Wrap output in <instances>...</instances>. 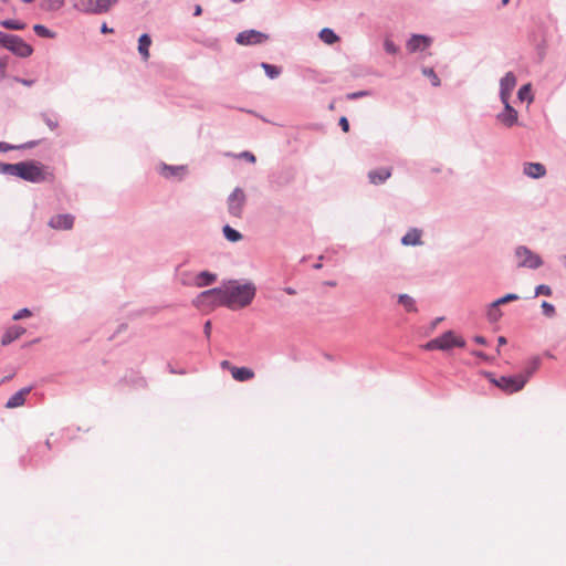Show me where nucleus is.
Here are the masks:
<instances>
[{
  "label": "nucleus",
  "instance_id": "1",
  "mask_svg": "<svg viewBox=\"0 0 566 566\" xmlns=\"http://www.w3.org/2000/svg\"><path fill=\"white\" fill-rule=\"evenodd\" d=\"M256 295V286L251 281L230 280L223 287H213L199 294L198 300H211L230 310L249 306Z\"/></svg>",
  "mask_w": 566,
  "mask_h": 566
},
{
  "label": "nucleus",
  "instance_id": "2",
  "mask_svg": "<svg viewBox=\"0 0 566 566\" xmlns=\"http://www.w3.org/2000/svg\"><path fill=\"white\" fill-rule=\"evenodd\" d=\"M17 177L32 184H41L48 180H52L53 175L42 163L38 160H25L18 163Z\"/></svg>",
  "mask_w": 566,
  "mask_h": 566
},
{
  "label": "nucleus",
  "instance_id": "3",
  "mask_svg": "<svg viewBox=\"0 0 566 566\" xmlns=\"http://www.w3.org/2000/svg\"><path fill=\"white\" fill-rule=\"evenodd\" d=\"M513 256L518 269L537 270L544 264L542 256L526 245L515 247Z\"/></svg>",
  "mask_w": 566,
  "mask_h": 566
},
{
  "label": "nucleus",
  "instance_id": "4",
  "mask_svg": "<svg viewBox=\"0 0 566 566\" xmlns=\"http://www.w3.org/2000/svg\"><path fill=\"white\" fill-rule=\"evenodd\" d=\"M465 340L461 337H458L453 331H447L441 336L430 339L428 343L423 345V348L427 350H449L453 347H464Z\"/></svg>",
  "mask_w": 566,
  "mask_h": 566
},
{
  "label": "nucleus",
  "instance_id": "5",
  "mask_svg": "<svg viewBox=\"0 0 566 566\" xmlns=\"http://www.w3.org/2000/svg\"><path fill=\"white\" fill-rule=\"evenodd\" d=\"M117 3V0H78L74 8L87 14H105Z\"/></svg>",
  "mask_w": 566,
  "mask_h": 566
},
{
  "label": "nucleus",
  "instance_id": "6",
  "mask_svg": "<svg viewBox=\"0 0 566 566\" xmlns=\"http://www.w3.org/2000/svg\"><path fill=\"white\" fill-rule=\"evenodd\" d=\"M490 380L503 391L513 394L524 388L527 382V377H523V375L517 374L511 376H502L499 379L491 378Z\"/></svg>",
  "mask_w": 566,
  "mask_h": 566
},
{
  "label": "nucleus",
  "instance_id": "7",
  "mask_svg": "<svg viewBox=\"0 0 566 566\" xmlns=\"http://www.w3.org/2000/svg\"><path fill=\"white\" fill-rule=\"evenodd\" d=\"M247 197L242 188L237 187L228 197V211L235 218H241Z\"/></svg>",
  "mask_w": 566,
  "mask_h": 566
},
{
  "label": "nucleus",
  "instance_id": "8",
  "mask_svg": "<svg viewBox=\"0 0 566 566\" xmlns=\"http://www.w3.org/2000/svg\"><path fill=\"white\" fill-rule=\"evenodd\" d=\"M269 34L261 31L250 29L239 32L235 36V42L240 45H258L266 42Z\"/></svg>",
  "mask_w": 566,
  "mask_h": 566
},
{
  "label": "nucleus",
  "instance_id": "9",
  "mask_svg": "<svg viewBox=\"0 0 566 566\" xmlns=\"http://www.w3.org/2000/svg\"><path fill=\"white\" fill-rule=\"evenodd\" d=\"M157 170L161 177H164L166 179L178 180V181L184 180L188 174V167L186 165L172 166V165H168L165 163H160L158 165Z\"/></svg>",
  "mask_w": 566,
  "mask_h": 566
},
{
  "label": "nucleus",
  "instance_id": "10",
  "mask_svg": "<svg viewBox=\"0 0 566 566\" xmlns=\"http://www.w3.org/2000/svg\"><path fill=\"white\" fill-rule=\"evenodd\" d=\"M7 44V50L20 57H28L33 53V49L23 39L18 35L11 34Z\"/></svg>",
  "mask_w": 566,
  "mask_h": 566
},
{
  "label": "nucleus",
  "instance_id": "11",
  "mask_svg": "<svg viewBox=\"0 0 566 566\" xmlns=\"http://www.w3.org/2000/svg\"><path fill=\"white\" fill-rule=\"evenodd\" d=\"M75 217L72 213L54 214L50 218L48 226L57 231H67L74 227Z\"/></svg>",
  "mask_w": 566,
  "mask_h": 566
},
{
  "label": "nucleus",
  "instance_id": "12",
  "mask_svg": "<svg viewBox=\"0 0 566 566\" xmlns=\"http://www.w3.org/2000/svg\"><path fill=\"white\" fill-rule=\"evenodd\" d=\"M517 78L513 72H507L501 80H500V101L501 102H509L511 94L516 86Z\"/></svg>",
  "mask_w": 566,
  "mask_h": 566
},
{
  "label": "nucleus",
  "instance_id": "13",
  "mask_svg": "<svg viewBox=\"0 0 566 566\" xmlns=\"http://www.w3.org/2000/svg\"><path fill=\"white\" fill-rule=\"evenodd\" d=\"M432 44V39L424 34H412L406 43L410 53L423 52Z\"/></svg>",
  "mask_w": 566,
  "mask_h": 566
},
{
  "label": "nucleus",
  "instance_id": "14",
  "mask_svg": "<svg viewBox=\"0 0 566 566\" xmlns=\"http://www.w3.org/2000/svg\"><path fill=\"white\" fill-rule=\"evenodd\" d=\"M502 104L504 106V109L496 115V119L505 127H512L515 124H517L518 113L514 107H512L510 101L502 102Z\"/></svg>",
  "mask_w": 566,
  "mask_h": 566
},
{
  "label": "nucleus",
  "instance_id": "15",
  "mask_svg": "<svg viewBox=\"0 0 566 566\" xmlns=\"http://www.w3.org/2000/svg\"><path fill=\"white\" fill-rule=\"evenodd\" d=\"M423 230L419 228H410L400 239V243L405 247H420L422 241Z\"/></svg>",
  "mask_w": 566,
  "mask_h": 566
},
{
  "label": "nucleus",
  "instance_id": "16",
  "mask_svg": "<svg viewBox=\"0 0 566 566\" xmlns=\"http://www.w3.org/2000/svg\"><path fill=\"white\" fill-rule=\"evenodd\" d=\"M391 168L381 167L368 172V180L373 185H382L391 177Z\"/></svg>",
  "mask_w": 566,
  "mask_h": 566
},
{
  "label": "nucleus",
  "instance_id": "17",
  "mask_svg": "<svg viewBox=\"0 0 566 566\" xmlns=\"http://www.w3.org/2000/svg\"><path fill=\"white\" fill-rule=\"evenodd\" d=\"M24 333H25V328L22 326H18V325L10 326L2 335L1 345L8 346L9 344H11L15 339H18L20 336H22Z\"/></svg>",
  "mask_w": 566,
  "mask_h": 566
},
{
  "label": "nucleus",
  "instance_id": "18",
  "mask_svg": "<svg viewBox=\"0 0 566 566\" xmlns=\"http://www.w3.org/2000/svg\"><path fill=\"white\" fill-rule=\"evenodd\" d=\"M31 391L30 387H24L13 394L8 401L6 402V408L13 409L17 407H21L25 402V396Z\"/></svg>",
  "mask_w": 566,
  "mask_h": 566
},
{
  "label": "nucleus",
  "instance_id": "19",
  "mask_svg": "<svg viewBox=\"0 0 566 566\" xmlns=\"http://www.w3.org/2000/svg\"><path fill=\"white\" fill-rule=\"evenodd\" d=\"M523 172L530 178L537 179L545 176L546 168L539 163H526L524 164Z\"/></svg>",
  "mask_w": 566,
  "mask_h": 566
},
{
  "label": "nucleus",
  "instance_id": "20",
  "mask_svg": "<svg viewBox=\"0 0 566 566\" xmlns=\"http://www.w3.org/2000/svg\"><path fill=\"white\" fill-rule=\"evenodd\" d=\"M216 280L217 275L214 273H211L209 271H201L196 275L193 283L198 287H203L211 285Z\"/></svg>",
  "mask_w": 566,
  "mask_h": 566
},
{
  "label": "nucleus",
  "instance_id": "21",
  "mask_svg": "<svg viewBox=\"0 0 566 566\" xmlns=\"http://www.w3.org/2000/svg\"><path fill=\"white\" fill-rule=\"evenodd\" d=\"M231 375L237 381H247L254 377L253 370L248 367H232Z\"/></svg>",
  "mask_w": 566,
  "mask_h": 566
},
{
  "label": "nucleus",
  "instance_id": "22",
  "mask_svg": "<svg viewBox=\"0 0 566 566\" xmlns=\"http://www.w3.org/2000/svg\"><path fill=\"white\" fill-rule=\"evenodd\" d=\"M151 45V38L149 34L144 33L138 39V52L144 61L149 59V46Z\"/></svg>",
  "mask_w": 566,
  "mask_h": 566
},
{
  "label": "nucleus",
  "instance_id": "23",
  "mask_svg": "<svg viewBox=\"0 0 566 566\" xmlns=\"http://www.w3.org/2000/svg\"><path fill=\"white\" fill-rule=\"evenodd\" d=\"M398 303L403 306V308L407 313H417L418 312L417 302L409 294H399Z\"/></svg>",
  "mask_w": 566,
  "mask_h": 566
},
{
  "label": "nucleus",
  "instance_id": "24",
  "mask_svg": "<svg viewBox=\"0 0 566 566\" xmlns=\"http://www.w3.org/2000/svg\"><path fill=\"white\" fill-rule=\"evenodd\" d=\"M65 0H40L39 7L45 12H55L63 8Z\"/></svg>",
  "mask_w": 566,
  "mask_h": 566
},
{
  "label": "nucleus",
  "instance_id": "25",
  "mask_svg": "<svg viewBox=\"0 0 566 566\" xmlns=\"http://www.w3.org/2000/svg\"><path fill=\"white\" fill-rule=\"evenodd\" d=\"M541 366V358L538 356H535L531 358L526 366L524 367L523 371L520 375H523V377H527V380L533 376V374Z\"/></svg>",
  "mask_w": 566,
  "mask_h": 566
},
{
  "label": "nucleus",
  "instance_id": "26",
  "mask_svg": "<svg viewBox=\"0 0 566 566\" xmlns=\"http://www.w3.org/2000/svg\"><path fill=\"white\" fill-rule=\"evenodd\" d=\"M502 311L500 306L495 305L494 301L488 306L486 318L490 323H497L502 317Z\"/></svg>",
  "mask_w": 566,
  "mask_h": 566
},
{
  "label": "nucleus",
  "instance_id": "27",
  "mask_svg": "<svg viewBox=\"0 0 566 566\" xmlns=\"http://www.w3.org/2000/svg\"><path fill=\"white\" fill-rule=\"evenodd\" d=\"M318 36L324 43L329 45L336 43L339 40L338 35L329 28L322 29Z\"/></svg>",
  "mask_w": 566,
  "mask_h": 566
},
{
  "label": "nucleus",
  "instance_id": "28",
  "mask_svg": "<svg viewBox=\"0 0 566 566\" xmlns=\"http://www.w3.org/2000/svg\"><path fill=\"white\" fill-rule=\"evenodd\" d=\"M517 98L521 102H527L528 104H531L534 101L531 83L524 84L520 87L517 92Z\"/></svg>",
  "mask_w": 566,
  "mask_h": 566
},
{
  "label": "nucleus",
  "instance_id": "29",
  "mask_svg": "<svg viewBox=\"0 0 566 566\" xmlns=\"http://www.w3.org/2000/svg\"><path fill=\"white\" fill-rule=\"evenodd\" d=\"M222 233L228 241L233 243L239 242L243 238L238 230L233 229L229 224H226L222 228Z\"/></svg>",
  "mask_w": 566,
  "mask_h": 566
},
{
  "label": "nucleus",
  "instance_id": "30",
  "mask_svg": "<svg viewBox=\"0 0 566 566\" xmlns=\"http://www.w3.org/2000/svg\"><path fill=\"white\" fill-rule=\"evenodd\" d=\"M261 67L264 70L266 76L271 80L279 77L282 73V69L280 66L269 64L265 62L261 63Z\"/></svg>",
  "mask_w": 566,
  "mask_h": 566
},
{
  "label": "nucleus",
  "instance_id": "31",
  "mask_svg": "<svg viewBox=\"0 0 566 566\" xmlns=\"http://www.w3.org/2000/svg\"><path fill=\"white\" fill-rule=\"evenodd\" d=\"M33 31L41 38L53 39L55 36V33L43 24H34Z\"/></svg>",
  "mask_w": 566,
  "mask_h": 566
},
{
  "label": "nucleus",
  "instance_id": "32",
  "mask_svg": "<svg viewBox=\"0 0 566 566\" xmlns=\"http://www.w3.org/2000/svg\"><path fill=\"white\" fill-rule=\"evenodd\" d=\"M0 24L8 30H23L25 28V23L12 19L2 20Z\"/></svg>",
  "mask_w": 566,
  "mask_h": 566
},
{
  "label": "nucleus",
  "instance_id": "33",
  "mask_svg": "<svg viewBox=\"0 0 566 566\" xmlns=\"http://www.w3.org/2000/svg\"><path fill=\"white\" fill-rule=\"evenodd\" d=\"M0 174L17 177L18 176V163L17 164L0 163Z\"/></svg>",
  "mask_w": 566,
  "mask_h": 566
},
{
  "label": "nucleus",
  "instance_id": "34",
  "mask_svg": "<svg viewBox=\"0 0 566 566\" xmlns=\"http://www.w3.org/2000/svg\"><path fill=\"white\" fill-rule=\"evenodd\" d=\"M421 72L424 76H427L431 81L432 86H434V87L440 86L441 81L433 69L422 67Z\"/></svg>",
  "mask_w": 566,
  "mask_h": 566
},
{
  "label": "nucleus",
  "instance_id": "35",
  "mask_svg": "<svg viewBox=\"0 0 566 566\" xmlns=\"http://www.w3.org/2000/svg\"><path fill=\"white\" fill-rule=\"evenodd\" d=\"M520 298V296L515 293H509V294H505L504 296L497 298L494 301L495 305L497 306H501V305H504L506 303H510V302H513V301H517Z\"/></svg>",
  "mask_w": 566,
  "mask_h": 566
},
{
  "label": "nucleus",
  "instance_id": "36",
  "mask_svg": "<svg viewBox=\"0 0 566 566\" xmlns=\"http://www.w3.org/2000/svg\"><path fill=\"white\" fill-rule=\"evenodd\" d=\"M384 49L388 54H397L399 52V46L396 45L389 38L385 39Z\"/></svg>",
  "mask_w": 566,
  "mask_h": 566
},
{
  "label": "nucleus",
  "instance_id": "37",
  "mask_svg": "<svg viewBox=\"0 0 566 566\" xmlns=\"http://www.w3.org/2000/svg\"><path fill=\"white\" fill-rule=\"evenodd\" d=\"M543 314L546 317H553L556 314L555 306L546 301H543L541 304Z\"/></svg>",
  "mask_w": 566,
  "mask_h": 566
},
{
  "label": "nucleus",
  "instance_id": "38",
  "mask_svg": "<svg viewBox=\"0 0 566 566\" xmlns=\"http://www.w3.org/2000/svg\"><path fill=\"white\" fill-rule=\"evenodd\" d=\"M41 118L51 130H54L55 128H57V126H59L57 120L52 118L48 113H41Z\"/></svg>",
  "mask_w": 566,
  "mask_h": 566
},
{
  "label": "nucleus",
  "instance_id": "39",
  "mask_svg": "<svg viewBox=\"0 0 566 566\" xmlns=\"http://www.w3.org/2000/svg\"><path fill=\"white\" fill-rule=\"evenodd\" d=\"M553 293L551 286L546 285V284H539L535 287V294L534 296H539V295H545V296H551Z\"/></svg>",
  "mask_w": 566,
  "mask_h": 566
},
{
  "label": "nucleus",
  "instance_id": "40",
  "mask_svg": "<svg viewBox=\"0 0 566 566\" xmlns=\"http://www.w3.org/2000/svg\"><path fill=\"white\" fill-rule=\"evenodd\" d=\"M9 64V56L0 57V82L7 76V67Z\"/></svg>",
  "mask_w": 566,
  "mask_h": 566
},
{
  "label": "nucleus",
  "instance_id": "41",
  "mask_svg": "<svg viewBox=\"0 0 566 566\" xmlns=\"http://www.w3.org/2000/svg\"><path fill=\"white\" fill-rule=\"evenodd\" d=\"M370 95H371L370 91H357V92L348 93L347 99L354 101V99H358V98L370 96Z\"/></svg>",
  "mask_w": 566,
  "mask_h": 566
},
{
  "label": "nucleus",
  "instance_id": "42",
  "mask_svg": "<svg viewBox=\"0 0 566 566\" xmlns=\"http://www.w3.org/2000/svg\"><path fill=\"white\" fill-rule=\"evenodd\" d=\"M31 315H32L31 311H30L29 308L24 307V308H22V310L18 311V312L13 315V317H12V318H13L14 321H19V319H22V318H24V317H29V316H31Z\"/></svg>",
  "mask_w": 566,
  "mask_h": 566
},
{
  "label": "nucleus",
  "instance_id": "43",
  "mask_svg": "<svg viewBox=\"0 0 566 566\" xmlns=\"http://www.w3.org/2000/svg\"><path fill=\"white\" fill-rule=\"evenodd\" d=\"M179 280L182 285H190L192 283L191 274L188 272L180 273Z\"/></svg>",
  "mask_w": 566,
  "mask_h": 566
},
{
  "label": "nucleus",
  "instance_id": "44",
  "mask_svg": "<svg viewBox=\"0 0 566 566\" xmlns=\"http://www.w3.org/2000/svg\"><path fill=\"white\" fill-rule=\"evenodd\" d=\"M239 157H240V158L245 159L248 163H251V164H254V163H255V160H256L255 156H254L252 153L247 151V150H245V151H242V153L239 155Z\"/></svg>",
  "mask_w": 566,
  "mask_h": 566
},
{
  "label": "nucleus",
  "instance_id": "45",
  "mask_svg": "<svg viewBox=\"0 0 566 566\" xmlns=\"http://www.w3.org/2000/svg\"><path fill=\"white\" fill-rule=\"evenodd\" d=\"M10 36H11V34L0 31V46L1 48H4V49L7 48L9 39H11Z\"/></svg>",
  "mask_w": 566,
  "mask_h": 566
},
{
  "label": "nucleus",
  "instance_id": "46",
  "mask_svg": "<svg viewBox=\"0 0 566 566\" xmlns=\"http://www.w3.org/2000/svg\"><path fill=\"white\" fill-rule=\"evenodd\" d=\"M343 132L347 133L349 130V122L345 116H342L338 122Z\"/></svg>",
  "mask_w": 566,
  "mask_h": 566
},
{
  "label": "nucleus",
  "instance_id": "47",
  "mask_svg": "<svg viewBox=\"0 0 566 566\" xmlns=\"http://www.w3.org/2000/svg\"><path fill=\"white\" fill-rule=\"evenodd\" d=\"M13 80L18 83H21L24 86H32L35 83L34 80L21 78L18 76H14Z\"/></svg>",
  "mask_w": 566,
  "mask_h": 566
},
{
  "label": "nucleus",
  "instance_id": "48",
  "mask_svg": "<svg viewBox=\"0 0 566 566\" xmlns=\"http://www.w3.org/2000/svg\"><path fill=\"white\" fill-rule=\"evenodd\" d=\"M38 145L36 140L28 142L22 145H15V149H30Z\"/></svg>",
  "mask_w": 566,
  "mask_h": 566
},
{
  "label": "nucleus",
  "instance_id": "49",
  "mask_svg": "<svg viewBox=\"0 0 566 566\" xmlns=\"http://www.w3.org/2000/svg\"><path fill=\"white\" fill-rule=\"evenodd\" d=\"M15 149V145H11L4 142H0V153H6Z\"/></svg>",
  "mask_w": 566,
  "mask_h": 566
},
{
  "label": "nucleus",
  "instance_id": "50",
  "mask_svg": "<svg viewBox=\"0 0 566 566\" xmlns=\"http://www.w3.org/2000/svg\"><path fill=\"white\" fill-rule=\"evenodd\" d=\"M203 333L206 335L207 338H210V335H211V322L210 321H207L203 325Z\"/></svg>",
  "mask_w": 566,
  "mask_h": 566
},
{
  "label": "nucleus",
  "instance_id": "51",
  "mask_svg": "<svg viewBox=\"0 0 566 566\" xmlns=\"http://www.w3.org/2000/svg\"><path fill=\"white\" fill-rule=\"evenodd\" d=\"M474 342L476 344H480V345H485L486 344V339L483 336H480V335L474 337Z\"/></svg>",
  "mask_w": 566,
  "mask_h": 566
},
{
  "label": "nucleus",
  "instance_id": "52",
  "mask_svg": "<svg viewBox=\"0 0 566 566\" xmlns=\"http://www.w3.org/2000/svg\"><path fill=\"white\" fill-rule=\"evenodd\" d=\"M101 32L102 33H112L113 32V29L108 28L106 23H103L102 27H101Z\"/></svg>",
  "mask_w": 566,
  "mask_h": 566
},
{
  "label": "nucleus",
  "instance_id": "53",
  "mask_svg": "<svg viewBox=\"0 0 566 566\" xmlns=\"http://www.w3.org/2000/svg\"><path fill=\"white\" fill-rule=\"evenodd\" d=\"M284 292L289 295H295L296 294V291L295 289L291 287V286H287V287H284Z\"/></svg>",
  "mask_w": 566,
  "mask_h": 566
},
{
  "label": "nucleus",
  "instance_id": "54",
  "mask_svg": "<svg viewBox=\"0 0 566 566\" xmlns=\"http://www.w3.org/2000/svg\"><path fill=\"white\" fill-rule=\"evenodd\" d=\"M472 354L482 359H488V356L483 352L475 350Z\"/></svg>",
  "mask_w": 566,
  "mask_h": 566
},
{
  "label": "nucleus",
  "instance_id": "55",
  "mask_svg": "<svg viewBox=\"0 0 566 566\" xmlns=\"http://www.w3.org/2000/svg\"><path fill=\"white\" fill-rule=\"evenodd\" d=\"M221 367H222L223 369H226V368H227V369H230V370H231V368H232L231 364H230L228 360H223V361H221Z\"/></svg>",
  "mask_w": 566,
  "mask_h": 566
},
{
  "label": "nucleus",
  "instance_id": "56",
  "mask_svg": "<svg viewBox=\"0 0 566 566\" xmlns=\"http://www.w3.org/2000/svg\"><path fill=\"white\" fill-rule=\"evenodd\" d=\"M201 13H202V9H201V7H200L199 4H197V6L195 7L193 15H196V17H197V15H200Z\"/></svg>",
  "mask_w": 566,
  "mask_h": 566
},
{
  "label": "nucleus",
  "instance_id": "57",
  "mask_svg": "<svg viewBox=\"0 0 566 566\" xmlns=\"http://www.w3.org/2000/svg\"><path fill=\"white\" fill-rule=\"evenodd\" d=\"M499 346L505 345L507 343L506 338L504 336H500L497 338Z\"/></svg>",
  "mask_w": 566,
  "mask_h": 566
},
{
  "label": "nucleus",
  "instance_id": "58",
  "mask_svg": "<svg viewBox=\"0 0 566 566\" xmlns=\"http://www.w3.org/2000/svg\"><path fill=\"white\" fill-rule=\"evenodd\" d=\"M168 367H169V371H170L171 374H184V373H185L184 370H179V371H178V370H176V368H172L170 365H169Z\"/></svg>",
  "mask_w": 566,
  "mask_h": 566
},
{
  "label": "nucleus",
  "instance_id": "59",
  "mask_svg": "<svg viewBox=\"0 0 566 566\" xmlns=\"http://www.w3.org/2000/svg\"><path fill=\"white\" fill-rule=\"evenodd\" d=\"M560 262H562V265L564 266V269L566 270V254L560 256Z\"/></svg>",
  "mask_w": 566,
  "mask_h": 566
},
{
  "label": "nucleus",
  "instance_id": "60",
  "mask_svg": "<svg viewBox=\"0 0 566 566\" xmlns=\"http://www.w3.org/2000/svg\"><path fill=\"white\" fill-rule=\"evenodd\" d=\"M443 319V317H438L436 318L433 322H432V327H436L441 321Z\"/></svg>",
  "mask_w": 566,
  "mask_h": 566
},
{
  "label": "nucleus",
  "instance_id": "61",
  "mask_svg": "<svg viewBox=\"0 0 566 566\" xmlns=\"http://www.w3.org/2000/svg\"><path fill=\"white\" fill-rule=\"evenodd\" d=\"M336 284H337L336 281H327V282H325V285L332 286V287L336 286Z\"/></svg>",
  "mask_w": 566,
  "mask_h": 566
},
{
  "label": "nucleus",
  "instance_id": "62",
  "mask_svg": "<svg viewBox=\"0 0 566 566\" xmlns=\"http://www.w3.org/2000/svg\"><path fill=\"white\" fill-rule=\"evenodd\" d=\"M313 268H314L315 270H319V269H322V263H321V262H317V263H315V264L313 265Z\"/></svg>",
  "mask_w": 566,
  "mask_h": 566
},
{
  "label": "nucleus",
  "instance_id": "63",
  "mask_svg": "<svg viewBox=\"0 0 566 566\" xmlns=\"http://www.w3.org/2000/svg\"><path fill=\"white\" fill-rule=\"evenodd\" d=\"M510 0H501L502 6H507Z\"/></svg>",
  "mask_w": 566,
  "mask_h": 566
},
{
  "label": "nucleus",
  "instance_id": "64",
  "mask_svg": "<svg viewBox=\"0 0 566 566\" xmlns=\"http://www.w3.org/2000/svg\"><path fill=\"white\" fill-rule=\"evenodd\" d=\"M232 3H241L243 2L244 0H230Z\"/></svg>",
  "mask_w": 566,
  "mask_h": 566
}]
</instances>
